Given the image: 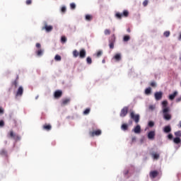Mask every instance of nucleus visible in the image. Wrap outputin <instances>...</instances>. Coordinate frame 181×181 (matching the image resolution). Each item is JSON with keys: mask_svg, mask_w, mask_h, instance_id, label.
<instances>
[{"mask_svg": "<svg viewBox=\"0 0 181 181\" xmlns=\"http://www.w3.org/2000/svg\"><path fill=\"white\" fill-rule=\"evenodd\" d=\"M131 39V37H129V35H125L123 38L124 42H128V40H129Z\"/></svg>", "mask_w": 181, "mask_h": 181, "instance_id": "72a5a7b5", "label": "nucleus"}, {"mask_svg": "<svg viewBox=\"0 0 181 181\" xmlns=\"http://www.w3.org/2000/svg\"><path fill=\"white\" fill-rule=\"evenodd\" d=\"M70 103V98L63 99L62 101V105H67Z\"/></svg>", "mask_w": 181, "mask_h": 181, "instance_id": "aec40b11", "label": "nucleus"}, {"mask_svg": "<svg viewBox=\"0 0 181 181\" xmlns=\"http://www.w3.org/2000/svg\"><path fill=\"white\" fill-rule=\"evenodd\" d=\"M0 127H5V122H4V120H0Z\"/></svg>", "mask_w": 181, "mask_h": 181, "instance_id": "c03bdc74", "label": "nucleus"}, {"mask_svg": "<svg viewBox=\"0 0 181 181\" xmlns=\"http://www.w3.org/2000/svg\"><path fill=\"white\" fill-rule=\"evenodd\" d=\"M102 63H103V64L105 63V59H103Z\"/></svg>", "mask_w": 181, "mask_h": 181, "instance_id": "4d7b16f0", "label": "nucleus"}, {"mask_svg": "<svg viewBox=\"0 0 181 181\" xmlns=\"http://www.w3.org/2000/svg\"><path fill=\"white\" fill-rule=\"evenodd\" d=\"M172 131V128L170 127V126H165L163 129V132L165 134H169V132H170Z\"/></svg>", "mask_w": 181, "mask_h": 181, "instance_id": "6ab92c4d", "label": "nucleus"}, {"mask_svg": "<svg viewBox=\"0 0 181 181\" xmlns=\"http://www.w3.org/2000/svg\"><path fill=\"white\" fill-rule=\"evenodd\" d=\"M179 40H181V34L180 35V36H179Z\"/></svg>", "mask_w": 181, "mask_h": 181, "instance_id": "13d9d810", "label": "nucleus"}, {"mask_svg": "<svg viewBox=\"0 0 181 181\" xmlns=\"http://www.w3.org/2000/svg\"><path fill=\"white\" fill-rule=\"evenodd\" d=\"M42 30H46V32H52L53 30V26L47 25V23H44V26L42 28Z\"/></svg>", "mask_w": 181, "mask_h": 181, "instance_id": "423d86ee", "label": "nucleus"}, {"mask_svg": "<svg viewBox=\"0 0 181 181\" xmlns=\"http://www.w3.org/2000/svg\"><path fill=\"white\" fill-rule=\"evenodd\" d=\"M113 59H115V60H116V62H120L121 60V54H116Z\"/></svg>", "mask_w": 181, "mask_h": 181, "instance_id": "412c9836", "label": "nucleus"}, {"mask_svg": "<svg viewBox=\"0 0 181 181\" xmlns=\"http://www.w3.org/2000/svg\"><path fill=\"white\" fill-rule=\"evenodd\" d=\"M15 124H16V120H14Z\"/></svg>", "mask_w": 181, "mask_h": 181, "instance_id": "680f3d73", "label": "nucleus"}, {"mask_svg": "<svg viewBox=\"0 0 181 181\" xmlns=\"http://www.w3.org/2000/svg\"><path fill=\"white\" fill-rule=\"evenodd\" d=\"M175 135L177 136V138H179V136H181V131L175 132Z\"/></svg>", "mask_w": 181, "mask_h": 181, "instance_id": "c9c22d12", "label": "nucleus"}, {"mask_svg": "<svg viewBox=\"0 0 181 181\" xmlns=\"http://www.w3.org/2000/svg\"><path fill=\"white\" fill-rule=\"evenodd\" d=\"M56 62H60L62 60V57L59 54H57L54 57Z\"/></svg>", "mask_w": 181, "mask_h": 181, "instance_id": "2f4dec72", "label": "nucleus"}, {"mask_svg": "<svg viewBox=\"0 0 181 181\" xmlns=\"http://www.w3.org/2000/svg\"><path fill=\"white\" fill-rule=\"evenodd\" d=\"M90 111H91V109H90V108H86V109L83 111V115H88V114H90Z\"/></svg>", "mask_w": 181, "mask_h": 181, "instance_id": "c756f323", "label": "nucleus"}, {"mask_svg": "<svg viewBox=\"0 0 181 181\" xmlns=\"http://www.w3.org/2000/svg\"><path fill=\"white\" fill-rule=\"evenodd\" d=\"M128 173H129V170H126L125 171H124V175L125 176H127V175H128Z\"/></svg>", "mask_w": 181, "mask_h": 181, "instance_id": "8fccbe9b", "label": "nucleus"}, {"mask_svg": "<svg viewBox=\"0 0 181 181\" xmlns=\"http://www.w3.org/2000/svg\"><path fill=\"white\" fill-rule=\"evenodd\" d=\"M71 9H76V4L71 3L70 4Z\"/></svg>", "mask_w": 181, "mask_h": 181, "instance_id": "a19ab883", "label": "nucleus"}, {"mask_svg": "<svg viewBox=\"0 0 181 181\" xmlns=\"http://www.w3.org/2000/svg\"><path fill=\"white\" fill-rule=\"evenodd\" d=\"M154 125H155V123L153 122L150 121L148 122V127H150V128H152Z\"/></svg>", "mask_w": 181, "mask_h": 181, "instance_id": "58836bf2", "label": "nucleus"}, {"mask_svg": "<svg viewBox=\"0 0 181 181\" xmlns=\"http://www.w3.org/2000/svg\"><path fill=\"white\" fill-rule=\"evenodd\" d=\"M114 43H115V35H112L109 39L110 49H114Z\"/></svg>", "mask_w": 181, "mask_h": 181, "instance_id": "0eeeda50", "label": "nucleus"}, {"mask_svg": "<svg viewBox=\"0 0 181 181\" xmlns=\"http://www.w3.org/2000/svg\"><path fill=\"white\" fill-rule=\"evenodd\" d=\"M121 128L123 131H127L128 129V124H122Z\"/></svg>", "mask_w": 181, "mask_h": 181, "instance_id": "c85d7f7f", "label": "nucleus"}, {"mask_svg": "<svg viewBox=\"0 0 181 181\" xmlns=\"http://www.w3.org/2000/svg\"><path fill=\"white\" fill-rule=\"evenodd\" d=\"M62 95H63V91H62L61 90H57L54 93V97L57 99L60 98Z\"/></svg>", "mask_w": 181, "mask_h": 181, "instance_id": "9d476101", "label": "nucleus"}, {"mask_svg": "<svg viewBox=\"0 0 181 181\" xmlns=\"http://www.w3.org/2000/svg\"><path fill=\"white\" fill-rule=\"evenodd\" d=\"M148 2L149 1L148 0H144V1L143 2V6H148Z\"/></svg>", "mask_w": 181, "mask_h": 181, "instance_id": "79ce46f5", "label": "nucleus"}, {"mask_svg": "<svg viewBox=\"0 0 181 181\" xmlns=\"http://www.w3.org/2000/svg\"><path fill=\"white\" fill-rule=\"evenodd\" d=\"M150 86L151 87H156V83L155 81H152L151 82Z\"/></svg>", "mask_w": 181, "mask_h": 181, "instance_id": "37998d69", "label": "nucleus"}, {"mask_svg": "<svg viewBox=\"0 0 181 181\" xmlns=\"http://www.w3.org/2000/svg\"><path fill=\"white\" fill-rule=\"evenodd\" d=\"M102 132L100 129L89 132L90 136L94 137V136H100L101 135Z\"/></svg>", "mask_w": 181, "mask_h": 181, "instance_id": "6e6552de", "label": "nucleus"}, {"mask_svg": "<svg viewBox=\"0 0 181 181\" xmlns=\"http://www.w3.org/2000/svg\"><path fill=\"white\" fill-rule=\"evenodd\" d=\"M8 138H11L15 141H21V136L13 132V130H11L10 132L8 134Z\"/></svg>", "mask_w": 181, "mask_h": 181, "instance_id": "20e7f679", "label": "nucleus"}, {"mask_svg": "<svg viewBox=\"0 0 181 181\" xmlns=\"http://www.w3.org/2000/svg\"><path fill=\"white\" fill-rule=\"evenodd\" d=\"M134 141H136V138L133 137V138H132V142H134Z\"/></svg>", "mask_w": 181, "mask_h": 181, "instance_id": "864d4df0", "label": "nucleus"}, {"mask_svg": "<svg viewBox=\"0 0 181 181\" xmlns=\"http://www.w3.org/2000/svg\"><path fill=\"white\" fill-rule=\"evenodd\" d=\"M169 111H170L169 108L163 109V115L165 121H170L172 119V115L169 114Z\"/></svg>", "mask_w": 181, "mask_h": 181, "instance_id": "f257e3e1", "label": "nucleus"}, {"mask_svg": "<svg viewBox=\"0 0 181 181\" xmlns=\"http://www.w3.org/2000/svg\"><path fill=\"white\" fill-rule=\"evenodd\" d=\"M151 93H152V88H151V87L146 88V90H145L146 95H149V94H151Z\"/></svg>", "mask_w": 181, "mask_h": 181, "instance_id": "b1692460", "label": "nucleus"}, {"mask_svg": "<svg viewBox=\"0 0 181 181\" xmlns=\"http://www.w3.org/2000/svg\"><path fill=\"white\" fill-rule=\"evenodd\" d=\"M42 129H45V131H50L52 129V125L45 124L42 126Z\"/></svg>", "mask_w": 181, "mask_h": 181, "instance_id": "2eb2a0df", "label": "nucleus"}, {"mask_svg": "<svg viewBox=\"0 0 181 181\" xmlns=\"http://www.w3.org/2000/svg\"><path fill=\"white\" fill-rule=\"evenodd\" d=\"M86 55H87V52H86V49H81L79 52V57L81 59H85Z\"/></svg>", "mask_w": 181, "mask_h": 181, "instance_id": "f8f14e48", "label": "nucleus"}, {"mask_svg": "<svg viewBox=\"0 0 181 181\" xmlns=\"http://www.w3.org/2000/svg\"><path fill=\"white\" fill-rule=\"evenodd\" d=\"M66 42H67V37H66V36L63 35L61 37V42L64 44L66 43Z\"/></svg>", "mask_w": 181, "mask_h": 181, "instance_id": "cd10ccee", "label": "nucleus"}, {"mask_svg": "<svg viewBox=\"0 0 181 181\" xmlns=\"http://www.w3.org/2000/svg\"><path fill=\"white\" fill-rule=\"evenodd\" d=\"M129 125H132V120L129 121Z\"/></svg>", "mask_w": 181, "mask_h": 181, "instance_id": "5fc2aeb1", "label": "nucleus"}, {"mask_svg": "<svg viewBox=\"0 0 181 181\" xmlns=\"http://www.w3.org/2000/svg\"><path fill=\"white\" fill-rule=\"evenodd\" d=\"M129 110V107L128 106L124 107L120 112V117L122 118H124V117H127V115L128 114V111Z\"/></svg>", "mask_w": 181, "mask_h": 181, "instance_id": "39448f33", "label": "nucleus"}, {"mask_svg": "<svg viewBox=\"0 0 181 181\" xmlns=\"http://www.w3.org/2000/svg\"><path fill=\"white\" fill-rule=\"evenodd\" d=\"M102 55H103V51H101V50L98 51V52L96 53V56L98 57H100V56H102Z\"/></svg>", "mask_w": 181, "mask_h": 181, "instance_id": "4c0bfd02", "label": "nucleus"}, {"mask_svg": "<svg viewBox=\"0 0 181 181\" xmlns=\"http://www.w3.org/2000/svg\"><path fill=\"white\" fill-rule=\"evenodd\" d=\"M151 156H152L153 159L158 160L160 158V155L158 153H151Z\"/></svg>", "mask_w": 181, "mask_h": 181, "instance_id": "dca6fc26", "label": "nucleus"}, {"mask_svg": "<svg viewBox=\"0 0 181 181\" xmlns=\"http://www.w3.org/2000/svg\"><path fill=\"white\" fill-rule=\"evenodd\" d=\"M36 47H37V49H40V47H41L40 43H37Z\"/></svg>", "mask_w": 181, "mask_h": 181, "instance_id": "3c124183", "label": "nucleus"}, {"mask_svg": "<svg viewBox=\"0 0 181 181\" xmlns=\"http://www.w3.org/2000/svg\"><path fill=\"white\" fill-rule=\"evenodd\" d=\"M0 155H1V156H6V150L2 149L1 151H0Z\"/></svg>", "mask_w": 181, "mask_h": 181, "instance_id": "7c9ffc66", "label": "nucleus"}, {"mask_svg": "<svg viewBox=\"0 0 181 181\" xmlns=\"http://www.w3.org/2000/svg\"><path fill=\"white\" fill-rule=\"evenodd\" d=\"M79 54H80V52H78V51H77V49H75V50L73 51V56L75 58L78 57Z\"/></svg>", "mask_w": 181, "mask_h": 181, "instance_id": "a878e982", "label": "nucleus"}, {"mask_svg": "<svg viewBox=\"0 0 181 181\" xmlns=\"http://www.w3.org/2000/svg\"><path fill=\"white\" fill-rule=\"evenodd\" d=\"M129 116L131 119H133L136 124H138L139 122V119H141L139 114H135V112L134 111L130 112Z\"/></svg>", "mask_w": 181, "mask_h": 181, "instance_id": "f03ea898", "label": "nucleus"}, {"mask_svg": "<svg viewBox=\"0 0 181 181\" xmlns=\"http://www.w3.org/2000/svg\"><path fill=\"white\" fill-rule=\"evenodd\" d=\"M162 106H163V110H165V108H169V107H168V100H163L162 102Z\"/></svg>", "mask_w": 181, "mask_h": 181, "instance_id": "393cba45", "label": "nucleus"}, {"mask_svg": "<svg viewBox=\"0 0 181 181\" xmlns=\"http://www.w3.org/2000/svg\"><path fill=\"white\" fill-rule=\"evenodd\" d=\"M66 6H62L61 8V11L64 13V12H66Z\"/></svg>", "mask_w": 181, "mask_h": 181, "instance_id": "49530a36", "label": "nucleus"}, {"mask_svg": "<svg viewBox=\"0 0 181 181\" xmlns=\"http://www.w3.org/2000/svg\"><path fill=\"white\" fill-rule=\"evenodd\" d=\"M86 21H88V22H90L91 21H93V16L90 15V14H87L85 17Z\"/></svg>", "mask_w": 181, "mask_h": 181, "instance_id": "5701e85b", "label": "nucleus"}, {"mask_svg": "<svg viewBox=\"0 0 181 181\" xmlns=\"http://www.w3.org/2000/svg\"><path fill=\"white\" fill-rule=\"evenodd\" d=\"M175 101H176V103H180V101H181V97L177 98Z\"/></svg>", "mask_w": 181, "mask_h": 181, "instance_id": "603ef678", "label": "nucleus"}, {"mask_svg": "<svg viewBox=\"0 0 181 181\" xmlns=\"http://www.w3.org/2000/svg\"><path fill=\"white\" fill-rule=\"evenodd\" d=\"M23 94V87L20 86L17 90L16 96L22 95Z\"/></svg>", "mask_w": 181, "mask_h": 181, "instance_id": "4468645a", "label": "nucleus"}, {"mask_svg": "<svg viewBox=\"0 0 181 181\" xmlns=\"http://www.w3.org/2000/svg\"><path fill=\"white\" fill-rule=\"evenodd\" d=\"M180 127L181 128V121L179 122Z\"/></svg>", "mask_w": 181, "mask_h": 181, "instance_id": "052dcab7", "label": "nucleus"}, {"mask_svg": "<svg viewBox=\"0 0 181 181\" xmlns=\"http://www.w3.org/2000/svg\"><path fill=\"white\" fill-rule=\"evenodd\" d=\"M158 175H159V172H158V170H153L149 173L151 179H155V177H158Z\"/></svg>", "mask_w": 181, "mask_h": 181, "instance_id": "9b49d317", "label": "nucleus"}, {"mask_svg": "<svg viewBox=\"0 0 181 181\" xmlns=\"http://www.w3.org/2000/svg\"><path fill=\"white\" fill-rule=\"evenodd\" d=\"M127 32L129 33L131 32V29L128 28Z\"/></svg>", "mask_w": 181, "mask_h": 181, "instance_id": "6e6d98bb", "label": "nucleus"}, {"mask_svg": "<svg viewBox=\"0 0 181 181\" xmlns=\"http://www.w3.org/2000/svg\"><path fill=\"white\" fill-rule=\"evenodd\" d=\"M25 4L26 5H32V0H26Z\"/></svg>", "mask_w": 181, "mask_h": 181, "instance_id": "a18cd8bd", "label": "nucleus"}, {"mask_svg": "<svg viewBox=\"0 0 181 181\" xmlns=\"http://www.w3.org/2000/svg\"><path fill=\"white\" fill-rule=\"evenodd\" d=\"M149 108H150V110H152L153 106H152V105H151V106L149 107Z\"/></svg>", "mask_w": 181, "mask_h": 181, "instance_id": "bf43d9fd", "label": "nucleus"}, {"mask_svg": "<svg viewBox=\"0 0 181 181\" xmlns=\"http://www.w3.org/2000/svg\"><path fill=\"white\" fill-rule=\"evenodd\" d=\"M5 112V110L2 108V107H0V115L4 114Z\"/></svg>", "mask_w": 181, "mask_h": 181, "instance_id": "de8ad7c7", "label": "nucleus"}, {"mask_svg": "<svg viewBox=\"0 0 181 181\" xmlns=\"http://www.w3.org/2000/svg\"><path fill=\"white\" fill-rule=\"evenodd\" d=\"M154 97L156 101H160V100H162V97H163V93H162V91L156 92L154 93Z\"/></svg>", "mask_w": 181, "mask_h": 181, "instance_id": "1a4fd4ad", "label": "nucleus"}, {"mask_svg": "<svg viewBox=\"0 0 181 181\" xmlns=\"http://www.w3.org/2000/svg\"><path fill=\"white\" fill-rule=\"evenodd\" d=\"M164 36H165V37H169V36H170V31H165V32L164 33Z\"/></svg>", "mask_w": 181, "mask_h": 181, "instance_id": "f704fd0d", "label": "nucleus"}, {"mask_svg": "<svg viewBox=\"0 0 181 181\" xmlns=\"http://www.w3.org/2000/svg\"><path fill=\"white\" fill-rule=\"evenodd\" d=\"M134 132L135 134H141V126L139 124L136 125L134 129Z\"/></svg>", "mask_w": 181, "mask_h": 181, "instance_id": "f3484780", "label": "nucleus"}, {"mask_svg": "<svg viewBox=\"0 0 181 181\" xmlns=\"http://www.w3.org/2000/svg\"><path fill=\"white\" fill-rule=\"evenodd\" d=\"M86 62L88 63V64H91V63H93V59H91V57H88L86 58Z\"/></svg>", "mask_w": 181, "mask_h": 181, "instance_id": "473e14b6", "label": "nucleus"}, {"mask_svg": "<svg viewBox=\"0 0 181 181\" xmlns=\"http://www.w3.org/2000/svg\"><path fill=\"white\" fill-rule=\"evenodd\" d=\"M155 131H151L148 134V139H151V141H153V139H155Z\"/></svg>", "mask_w": 181, "mask_h": 181, "instance_id": "ddd939ff", "label": "nucleus"}, {"mask_svg": "<svg viewBox=\"0 0 181 181\" xmlns=\"http://www.w3.org/2000/svg\"><path fill=\"white\" fill-rule=\"evenodd\" d=\"M123 16L124 18H128V16H129V11L124 10L122 13L118 12L115 13V17L117 18V19H122Z\"/></svg>", "mask_w": 181, "mask_h": 181, "instance_id": "7ed1b4c3", "label": "nucleus"}, {"mask_svg": "<svg viewBox=\"0 0 181 181\" xmlns=\"http://www.w3.org/2000/svg\"><path fill=\"white\" fill-rule=\"evenodd\" d=\"M177 95V91H175L173 94L170 95L168 98L170 101H173V99Z\"/></svg>", "mask_w": 181, "mask_h": 181, "instance_id": "a211bd4d", "label": "nucleus"}, {"mask_svg": "<svg viewBox=\"0 0 181 181\" xmlns=\"http://www.w3.org/2000/svg\"><path fill=\"white\" fill-rule=\"evenodd\" d=\"M104 33H105V35H110V33H111V31L110 30H108V29H106V30H105V31H104Z\"/></svg>", "mask_w": 181, "mask_h": 181, "instance_id": "ea45409f", "label": "nucleus"}, {"mask_svg": "<svg viewBox=\"0 0 181 181\" xmlns=\"http://www.w3.org/2000/svg\"><path fill=\"white\" fill-rule=\"evenodd\" d=\"M19 80V76H17L16 79L12 82V86H14L15 88L18 87V81Z\"/></svg>", "mask_w": 181, "mask_h": 181, "instance_id": "4be33fe9", "label": "nucleus"}, {"mask_svg": "<svg viewBox=\"0 0 181 181\" xmlns=\"http://www.w3.org/2000/svg\"><path fill=\"white\" fill-rule=\"evenodd\" d=\"M42 54H43V51L42 49L37 51V56H42Z\"/></svg>", "mask_w": 181, "mask_h": 181, "instance_id": "e433bc0d", "label": "nucleus"}, {"mask_svg": "<svg viewBox=\"0 0 181 181\" xmlns=\"http://www.w3.org/2000/svg\"><path fill=\"white\" fill-rule=\"evenodd\" d=\"M168 139H173V135L172 134H170L168 135Z\"/></svg>", "mask_w": 181, "mask_h": 181, "instance_id": "09e8293b", "label": "nucleus"}, {"mask_svg": "<svg viewBox=\"0 0 181 181\" xmlns=\"http://www.w3.org/2000/svg\"><path fill=\"white\" fill-rule=\"evenodd\" d=\"M180 141H181V140H180V137H175V138L173 139L174 144H180Z\"/></svg>", "mask_w": 181, "mask_h": 181, "instance_id": "bb28decb", "label": "nucleus"}]
</instances>
